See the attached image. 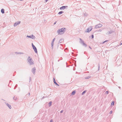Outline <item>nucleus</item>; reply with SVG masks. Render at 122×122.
<instances>
[{"label":"nucleus","instance_id":"1","mask_svg":"<svg viewBox=\"0 0 122 122\" xmlns=\"http://www.w3.org/2000/svg\"><path fill=\"white\" fill-rule=\"evenodd\" d=\"M65 28H62L61 29L58 30L57 31V33L58 35H61L63 34L65 32Z\"/></svg>","mask_w":122,"mask_h":122},{"label":"nucleus","instance_id":"2","mask_svg":"<svg viewBox=\"0 0 122 122\" xmlns=\"http://www.w3.org/2000/svg\"><path fill=\"white\" fill-rule=\"evenodd\" d=\"M32 47L33 48V49L34 50V51L35 52L37 53V49L36 48V47H35V46L33 45V44L32 43Z\"/></svg>","mask_w":122,"mask_h":122},{"label":"nucleus","instance_id":"3","mask_svg":"<svg viewBox=\"0 0 122 122\" xmlns=\"http://www.w3.org/2000/svg\"><path fill=\"white\" fill-rule=\"evenodd\" d=\"M92 28L91 26L89 27L87 29V32H90L92 30Z\"/></svg>","mask_w":122,"mask_h":122},{"label":"nucleus","instance_id":"4","mask_svg":"<svg viewBox=\"0 0 122 122\" xmlns=\"http://www.w3.org/2000/svg\"><path fill=\"white\" fill-rule=\"evenodd\" d=\"M102 26V25L101 24H99L97 25H96L95 26L96 28H97L99 27H100Z\"/></svg>","mask_w":122,"mask_h":122},{"label":"nucleus","instance_id":"5","mask_svg":"<svg viewBox=\"0 0 122 122\" xmlns=\"http://www.w3.org/2000/svg\"><path fill=\"white\" fill-rule=\"evenodd\" d=\"M66 7H67V6H62L60 8V9L61 10H63L65 9Z\"/></svg>","mask_w":122,"mask_h":122},{"label":"nucleus","instance_id":"6","mask_svg":"<svg viewBox=\"0 0 122 122\" xmlns=\"http://www.w3.org/2000/svg\"><path fill=\"white\" fill-rule=\"evenodd\" d=\"M20 23V22H16V23H15V24L14 25V26H16L17 25H18Z\"/></svg>","mask_w":122,"mask_h":122},{"label":"nucleus","instance_id":"7","mask_svg":"<svg viewBox=\"0 0 122 122\" xmlns=\"http://www.w3.org/2000/svg\"><path fill=\"white\" fill-rule=\"evenodd\" d=\"M53 80L54 82L55 83V84L57 85H58L57 84V83L56 82L55 79L54 78H53Z\"/></svg>","mask_w":122,"mask_h":122},{"label":"nucleus","instance_id":"8","mask_svg":"<svg viewBox=\"0 0 122 122\" xmlns=\"http://www.w3.org/2000/svg\"><path fill=\"white\" fill-rule=\"evenodd\" d=\"M1 12L3 14L4 13V11L3 9H2L1 10Z\"/></svg>","mask_w":122,"mask_h":122},{"label":"nucleus","instance_id":"9","mask_svg":"<svg viewBox=\"0 0 122 122\" xmlns=\"http://www.w3.org/2000/svg\"><path fill=\"white\" fill-rule=\"evenodd\" d=\"M7 105L10 108V109L11 108V107L10 105L8 104H7Z\"/></svg>","mask_w":122,"mask_h":122},{"label":"nucleus","instance_id":"10","mask_svg":"<svg viewBox=\"0 0 122 122\" xmlns=\"http://www.w3.org/2000/svg\"><path fill=\"white\" fill-rule=\"evenodd\" d=\"M63 13V12L62 11H61L59 12L58 14H62Z\"/></svg>","mask_w":122,"mask_h":122},{"label":"nucleus","instance_id":"11","mask_svg":"<svg viewBox=\"0 0 122 122\" xmlns=\"http://www.w3.org/2000/svg\"><path fill=\"white\" fill-rule=\"evenodd\" d=\"M36 69L35 68H33L32 69V72H34L35 71Z\"/></svg>","mask_w":122,"mask_h":122},{"label":"nucleus","instance_id":"12","mask_svg":"<svg viewBox=\"0 0 122 122\" xmlns=\"http://www.w3.org/2000/svg\"><path fill=\"white\" fill-rule=\"evenodd\" d=\"M75 91H73L72 92V95H74L75 94Z\"/></svg>","mask_w":122,"mask_h":122},{"label":"nucleus","instance_id":"13","mask_svg":"<svg viewBox=\"0 0 122 122\" xmlns=\"http://www.w3.org/2000/svg\"><path fill=\"white\" fill-rule=\"evenodd\" d=\"M86 92V91H84L82 93V95H83L84 93H85Z\"/></svg>","mask_w":122,"mask_h":122},{"label":"nucleus","instance_id":"14","mask_svg":"<svg viewBox=\"0 0 122 122\" xmlns=\"http://www.w3.org/2000/svg\"><path fill=\"white\" fill-rule=\"evenodd\" d=\"M114 102H112L111 103V105H114Z\"/></svg>","mask_w":122,"mask_h":122},{"label":"nucleus","instance_id":"15","mask_svg":"<svg viewBox=\"0 0 122 122\" xmlns=\"http://www.w3.org/2000/svg\"><path fill=\"white\" fill-rule=\"evenodd\" d=\"M51 103H52V102H50L49 103V104L50 105V106L51 105Z\"/></svg>","mask_w":122,"mask_h":122},{"label":"nucleus","instance_id":"16","mask_svg":"<svg viewBox=\"0 0 122 122\" xmlns=\"http://www.w3.org/2000/svg\"><path fill=\"white\" fill-rule=\"evenodd\" d=\"M55 38H54V39L53 40V41H52V43L53 44V42H54V40H55Z\"/></svg>","mask_w":122,"mask_h":122},{"label":"nucleus","instance_id":"17","mask_svg":"<svg viewBox=\"0 0 122 122\" xmlns=\"http://www.w3.org/2000/svg\"><path fill=\"white\" fill-rule=\"evenodd\" d=\"M108 91H106V94H108Z\"/></svg>","mask_w":122,"mask_h":122},{"label":"nucleus","instance_id":"18","mask_svg":"<svg viewBox=\"0 0 122 122\" xmlns=\"http://www.w3.org/2000/svg\"><path fill=\"white\" fill-rule=\"evenodd\" d=\"M92 38H93V37H94V36H93V35H92Z\"/></svg>","mask_w":122,"mask_h":122},{"label":"nucleus","instance_id":"19","mask_svg":"<svg viewBox=\"0 0 122 122\" xmlns=\"http://www.w3.org/2000/svg\"><path fill=\"white\" fill-rule=\"evenodd\" d=\"M27 37H28L29 38H31V37L30 36H27Z\"/></svg>","mask_w":122,"mask_h":122},{"label":"nucleus","instance_id":"20","mask_svg":"<svg viewBox=\"0 0 122 122\" xmlns=\"http://www.w3.org/2000/svg\"><path fill=\"white\" fill-rule=\"evenodd\" d=\"M50 122H53V121L51 119L50 121Z\"/></svg>","mask_w":122,"mask_h":122},{"label":"nucleus","instance_id":"21","mask_svg":"<svg viewBox=\"0 0 122 122\" xmlns=\"http://www.w3.org/2000/svg\"><path fill=\"white\" fill-rule=\"evenodd\" d=\"M112 111H111V112H110V114H112Z\"/></svg>","mask_w":122,"mask_h":122},{"label":"nucleus","instance_id":"22","mask_svg":"<svg viewBox=\"0 0 122 122\" xmlns=\"http://www.w3.org/2000/svg\"><path fill=\"white\" fill-rule=\"evenodd\" d=\"M107 41H104L103 43H105V42H107Z\"/></svg>","mask_w":122,"mask_h":122},{"label":"nucleus","instance_id":"23","mask_svg":"<svg viewBox=\"0 0 122 122\" xmlns=\"http://www.w3.org/2000/svg\"><path fill=\"white\" fill-rule=\"evenodd\" d=\"M63 112V110H62V111H61V113H62Z\"/></svg>","mask_w":122,"mask_h":122},{"label":"nucleus","instance_id":"24","mask_svg":"<svg viewBox=\"0 0 122 122\" xmlns=\"http://www.w3.org/2000/svg\"><path fill=\"white\" fill-rule=\"evenodd\" d=\"M56 22H55V23H54V24H56Z\"/></svg>","mask_w":122,"mask_h":122},{"label":"nucleus","instance_id":"25","mask_svg":"<svg viewBox=\"0 0 122 122\" xmlns=\"http://www.w3.org/2000/svg\"><path fill=\"white\" fill-rule=\"evenodd\" d=\"M48 0H46V2L47 1H48Z\"/></svg>","mask_w":122,"mask_h":122},{"label":"nucleus","instance_id":"26","mask_svg":"<svg viewBox=\"0 0 122 122\" xmlns=\"http://www.w3.org/2000/svg\"><path fill=\"white\" fill-rule=\"evenodd\" d=\"M33 36V38H34L35 37L34 36Z\"/></svg>","mask_w":122,"mask_h":122},{"label":"nucleus","instance_id":"27","mask_svg":"<svg viewBox=\"0 0 122 122\" xmlns=\"http://www.w3.org/2000/svg\"><path fill=\"white\" fill-rule=\"evenodd\" d=\"M122 43L121 44V45H122Z\"/></svg>","mask_w":122,"mask_h":122}]
</instances>
